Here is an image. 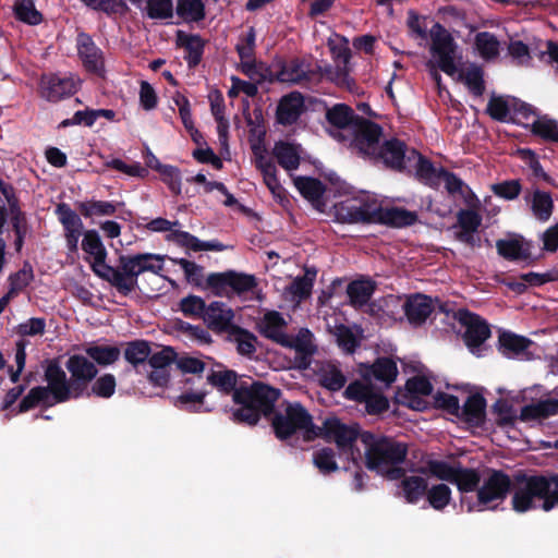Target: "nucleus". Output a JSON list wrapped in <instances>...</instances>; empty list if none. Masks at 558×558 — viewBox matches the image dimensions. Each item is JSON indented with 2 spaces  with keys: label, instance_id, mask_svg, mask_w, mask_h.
<instances>
[{
  "label": "nucleus",
  "instance_id": "1",
  "mask_svg": "<svg viewBox=\"0 0 558 558\" xmlns=\"http://www.w3.org/2000/svg\"><path fill=\"white\" fill-rule=\"evenodd\" d=\"M82 250L92 258L93 271L107 280L123 295L130 294L137 287L141 274L149 271L159 275L163 270V257L157 254L122 255L119 265L113 268L106 264L107 251L96 230L84 232Z\"/></svg>",
  "mask_w": 558,
  "mask_h": 558
},
{
  "label": "nucleus",
  "instance_id": "2",
  "mask_svg": "<svg viewBox=\"0 0 558 558\" xmlns=\"http://www.w3.org/2000/svg\"><path fill=\"white\" fill-rule=\"evenodd\" d=\"M511 492L514 511L526 512L533 509L550 511L558 507V474L517 475Z\"/></svg>",
  "mask_w": 558,
  "mask_h": 558
},
{
  "label": "nucleus",
  "instance_id": "3",
  "mask_svg": "<svg viewBox=\"0 0 558 558\" xmlns=\"http://www.w3.org/2000/svg\"><path fill=\"white\" fill-rule=\"evenodd\" d=\"M361 441L365 447V463L369 470L390 480L403 475L401 464L408 454V447L404 442L390 437L376 436L368 432L361 434Z\"/></svg>",
  "mask_w": 558,
  "mask_h": 558
},
{
  "label": "nucleus",
  "instance_id": "4",
  "mask_svg": "<svg viewBox=\"0 0 558 558\" xmlns=\"http://www.w3.org/2000/svg\"><path fill=\"white\" fill-rule=\"evenodd\" d=\"M280 397V390L262 381H241L233 395V401L241 408L232 413L233 420L248 425H255L260 415L272 412Z\"/></svg>",
  "mask_w": 558,
  "mask_h": 558
},
{
  "label": "nucleus",
  "instance_id": "5",
  "mask_svg": "<svg viewBox=\"0 0 558 558\" xmlns=\"http://www.w3.org/2000/svg\"><path fill=\"white\" fill-rule=\"evenodd\" d=\"M47 386L32 388L20 403V412L37 405L52 407L71 398H78L83 388L68 381L65 372L57 364H49L45 372Z\"/></svg>",
  "mask_w": 558,
  "mask_h": 558
},
{
  "label": "nucleus",
  "instance_id": "6",
  "mask_svg": "<svg viewBox=\"0 0 558 558\" xmlns=\"http://www.w3.org/2000/svg\"><path fill=\"white\" fill-rule=\"evenodd\" d=\"M271 424L276 436L280 439L301 433L305 440H313L318 433L312 415L299 402L282 404L275 412Z\"/></svg>",
  "mask_w": 558,
  "mask_h": 558
},
{
  "label": "nucleus",
  "instance_id": "7",
  "mask_svg": "<svg viewBox=\"0 0 558 558\" xmlns=\"http://www.w3.org/2000/svg\"><path fill=\"white\" fill-rule=\"evenodd\" d=\"M511 478L502 471L492 470L482 481L476 490V501L470 502L466 497L461 499V506L471 511H484L495 509L502 502L509 490L512 489Z\"/></svg>",
  "mask_w": 558,
  "mask_h": 558
},
{
  "label": "nucleus",
  "instance_id": "8",
  "mask_svg": "<svg viewBox=\"0 0 558 558\" xmlns=\"http://www.w3.org/2000/svg\"><path fill=\"white\" fill-rule=\"evenodd\" d=\"M349 133L342 142L352 150V153L373 160L379 148L383 136V129L375 122L361 118L353 122Z\"/></svg>",
  "mask_w": 558,
  "mask_h": 558
},
{
  "label": "nucleus",
  "instance_id": "9",
  "mask_svg": "<svg viewBox=\"0 0 558 558\" xmlns=\"http://www.w3.org/2000/svg\"><path fill=\"white\" fill-rule=\"evenodd\" d=\"M316 438L322 437L326 441L335 442L341 453L347 454L352 460L360 457L359 449H354L357 438H361L359 426L356 424H344L336 416L326 417L322 426H316Z\"/></svg>",
  "mask_w": 558,
  "mask_h": 558
},
{
  "label": "nucleus",
  "instance_id": "10",
  "mask_svg": "<svg viewBox=\"0 0 558 558\" xmlns=\"http://www.w3.org/2000/svg\"><path fill=\"white\" fill-rule=\"evenodd\" d=\"M430 53L437 66L447 75L454 76L457 73L458 45L452 35L439 23H435L429 29Z\"/></svg>",
  "mask_w": 558,
  "mask_h": 558
},
{
  "label": "nucleus",
  "instance_id": "11",
  "mask_svg": "<svg viewBox=\"0 0 558 558\" xmlns=\"http://www.w3.org/2000/svg\"><path fill=\"white\" fill-rule=\"evenodd\" d=\"M456 319L465 328L463 338L472 353L480 355L481 345L490 337L486 320L468 310H458Z\"/></svg>",
  "mask_w": 558,
  "mask_h": 558
},
{
  "label": "nucleus",
  "instance_id": "12",
  "mask_svg": "<svg viewBox=\"0 0 558 558\" xmlns=\"http://www.w3.org/2000/svg\"><path fill=\"white\" fill-rule=\"evenodd\" d=\"M344 396L350 399L365 404L368 414H379L386 411L389 402L379 391L374 389L368 383L353 381L345 391Z\"/></svg>",
  "mask_w": 558,
  "mask_h": 558
},
{
  "label": "nucleus",
  "instance_id": "13",
  "mask_svg": "<svg viewBox=\"0 0 558 558\" xmlns=\"http://www.w3.org/2000/svg\"><path fill=\"white\" fill-rule=\"evenodd\" d=\"M410 150L414 149L407 147L400 140H387L383 144H379V148L373 161L383 162L387 168L402 171L408 169Z\"/></svg>",
  "mask_w": 558,
  "mask_h": 558
},
{
  "label": "nucleus",
  "instance_id": "14",
  "mask_svg": "<svg viewBox=\"0 0 558 558\" xmlns=\"http://www.w3.org/2000/svg\"><path fill=\"white\" fill-rule=\"evenodd\" d=\"M80 80L73 76L60 77L54 74L43 75L39 84V93L48 101L57 102L76 93Z\"/></svg>",
  "mask_w": 558,
  "mask_h": 558
},
{
  "label": "nucleus",
  "instance_id": "15",
  "mask_svg": "<svg viewBox=\"0 0 558 558\" xmlns=\"http://www.w3.org/2000/svg\"><path fill=\"white\" fill-rule=\"evenodd\" d=\"M56 214L63 227L66 248L70 253H76L78 250L80 238L84 236V225L80 216L71 207L61 203L56 208Z\"/></svg>",
  "mask_w": 558,
  "mask_h": 558
},
{
  "label": "nucleus",
  "instance_id": "16",
  "mask_svg": "<svg viewBox=\"0 0 558 558\" xmlns=\"http://www.w3.org/2000/svg\"><path fill=\"white\" fill-rule=\"evenodd\" d=\"M252 153L255 166L262 172L265 184L274 196L280 197L283 187L277 178L276 165L268 156L265 145L260 141L252 144Z\"/></svg>",
  "mask_w": 558,
  "mask_h": 558
},
{
  "label": "nucleus",
  "instance_id": "17",
  "mask_svg": "<svg viewBox=\"0 0 558 558\" xmlns=\"http://www.w3.org/2000/svg\"><path fill=\"white\" fill-rule=\"evenodd\" d=\"M380 209L381 205L368 196L361 201L349 202L341 207V210L345 211L344 218L352 223H378Z\"/></svg>",
  "mask_w": 558,
  "mask_h": 558
},
{
  "label": "nucleus",
  "instance_id": "18",
  "mask_svg": "<svg viewBox=\"0 0 558 558\" xmlns=\"http://www.w3.org/2000/svg\"><path fill=\"white\" fill-rule=\"evenodd\" d=\"M76 47L85 69L99 75L102 74L105 64L102 51L95 45L90 36L84 33L80 34Z\"/></svg>",
  "mask_w": 558,
  "mask_h": 558
},
{
  "label": "nucleus",
  "instance_id": "19",
  "mask_svg": "<svg viewBox=\"0 0 558 558\" xmlns=\"http://www.w3.org/2000/svg\"><path fill=\"white\" fill-rule=\"evenodd\" d=\"M404 403L416 411H423L427 408L428 401L425 399L433 390L428 379L421 376L410 378L405 384Z\"/></svg>",
  "mask_w": 558,
  "mask_h": 558
},
{
  "label": "nucleus",
  "instance_id": "20",
  "mask_svg": "<svg viewBox=\"0 0 558 558\" xmlns=\"http://www.w3.org/2000/svg\"><path fill=\"white\" fill-rule=\"evenodd\" d=\"M327 121L335 126L337 130L331 132V135L338 141L342 140L349 133L348 129H351L353 122H356L361 118L354 114V111L347 105L338 104L326 112Z\"/></svg>",
  "mask_w": 558,
  "mask_h": 558
},
{
  "label": "nucleus",
  "instance_id": "21",
  "mask_svg": "<svg viewBox=\"0 0 558 558\" xmlns=\"http://www.w3.org/2000/svg\"><path fill=\"white\" fill-rule=\"evenodd\" d=\"M65 367L71 374L72 381L74 385L86 388V385L90 383L98 373L97 367L86 356L74 354L70 356L65 363Z\"/></svg>",
  "mask_w": 558,
  "mask_h": 558
},
{
  "label": "nucleus",
  "instance_id": "22",
  "mask_svg": "<svg viewBox=\"0 0 558 558\" xmlns=\"http://www.w3.org/2000/svg\"><path fill=\"white\" fill-rule=\"evenodd\" d=\"M259 332L275 342L288 343L286 332L287 322L281 313L277 311L266 312L257 324Z\"/></svg>",
  "mask_w": 558,
  "mask_h": 558
},
{
  "label": "nucleus",
  "instance_id": "23",
  "mask_svg": "<svg viewBox=\"0 0 558 558\" xmlns=\"http://www.w3.org/2000/svg\"><path fill=\"white\" fill-rule=\"evenodd\" d=\"M402 307L408 320L412 325L423 324L434 311L432 299L424 294L408 296Z\"/></svg>",
  "mask_w": 558,
  "mask_h": 558
},
{
  "label": "nucleus",
  "instance_id": "24",
  "mask_svg": "<svg viewBox=\"0 0 558 558\" xmlns=\"http://www.w3.org/2000/svg\"><path fill=\"white\" fill-rule=\"evenodd\" d=\"M304 100L300 93L293 92L281 98L277 108V120L280 124L294 123L303 111Z\"/></svg>",
  "mask_w": 558,
  "mask_h": 558
},
{
  "label": "nucleus",
  "instance_id": "25",
  "mask_svg": "<svg viewBox=\"0 0 558 558\" xmlns=\"http://www.w3.org/2000/svg\"><path fill=\"white\" fill-rule=\"evenodd\" d=\"M233 311L221 302H213L206 307L204 320L214 330H227L233 320Z\"/></svg>",
  "mask_w": 558,
  "mask_h": 558
},
{
  "label": "nucleus",
  "instance_id": "26",
  "mask_svg": "<svg viewBox=\"0 0 558 558\" xmlns=\"http://www.w3.org/2000/svg\"><path fill=\"white\" fill-rule=\"evenodd\" d=\"M452 77L462 82L476 97L482 96L485 92L483 69L475 63H470L461 69L457 68V73Z\"/></svg>",
  "mask_w": 558,
  "mask_h": 558
},
{
  "label": "nucleus",
  "instance_id": "27",
  "mask_svg": "<svg viewBox=\"0 0 558 558\" xmlns=\"http://www.w3.org/2000/svg\"><path fill=\"white\" fill-rule=\"evenodd\" d=\"M486 401L481 395H471L460 407V415H457L471 426H481L485 418Z\"/></svg>",
  "mask_w": 558,
  "mask_h": 558
},
{
  "label": "nucleus",
  "instance_id": "28",
  "mask_svg": "<svg viewBox=\"0 0 558 558\" xmlns=\"http://www.w3.org/2000/svg\"><path fill=\"white\" fill-rule=\"evenodd\" d=\"M558 414V399H546L522 408L519 418L523 422L544 420Z\"/></svg>",
  "mask_w": 558,
  "mask_h": 558
},
{
  "label": "nucleus",
  "instance_id": "29",
  "mask_svg": "<svg viewBox=\"0 0 558 558\" xmlns=\"http://www.w3.org/2000/svg\"><path fill=\"white\" fill-rule=\"evenodd\" d=\"M414 168L416 175L423 180L426 184L437 185L439 184V172L440 169H436L430 161L425 159L415 149L410 150V159L408 162V169Z\"/></svg>",
  "mask_w": 558,
  "mask_h": 558
},
{
  "label": "nucleus",
  "instance_id": "30",
  "mask_svg": "<svg viewBox=\"0 0 558 558\" xmlns=\"http://www.w3.org/2000/svg\"><path fill=\"white\" fill-rule=\"evenodd\" d=\"M312 72L308 64L300 60H291L281 68L278 80L290 84H304L311 80Z\"/></svg>",
  "mask_w": 558,
  "mask_h": 558
},
{
  "label": "nucleus",
  "instance_id": "31",
  "mask_svg": "<svg viewBox=\"0 0 558 558\" xmlns=\"http://www.w3.org/2000/svg\"><path fill=\"white\" fill-rule=\"evenodd\" d=\"M272 155L278 163L287 171L295 170L300 166V149L299 146L294 144L278 142L272 148Z\"/></svg>",
  "mask_w": 558,
  "mask_h": 558
},
{
  "label": "nucleus",
  "instance_id": "32",
  "mask_svg": "<svg viewBox=\"0 0 558 558\" xmlns=\"http://www.w3.org/2000/svg\"><path fill=\"white\" fill-rule=\"evenodd\" d=\"M207 381L213 387H215L218 391L225 395H234L235 389L239 387L238 384V374L232 369H227L219 367L218 369H213L207 375Z\"/></svg>",
  "mask_w": 558,
  "mask_h": 558
},
{
  "label": "nucleus",
  "instance_id": "33",
  "mask_svg": "<svg viewBox=\"0 0 558 558\" xmlns=\"http://www.w3.org/2000/svg\"><path fill=\"white\" fill-rule=\"evenodd\" d=\"M399 488L409 504H416L426 493L427 481L420 475L405 476L401 480Z\"/></svg>",
  "mask_w": 558,
  "mask_h": 558
},
{
  "label": "nucleus",
  "instance_id": "34",
  "mask_svg": "<svg viewBox=\"0 0 558 558\" xmlns=\"http://www.w3.org/2000/svg\"><path fill=\"white\" fill-rule=\"evenodd\" d=\"M379 217L378 223L397 228L411 226L417 218L415 213L397 207H381Z\"/></svg>",
  "mask_w": 558,
  "mask_h": 558
},
{
  "label": "nucleus",
  "instance_id": "35",
  "mask_svg": "<svg viewBox=\"0 0 558 558\" xmlns=\"http://www.w3.org/2000/svg\"><path fill=\"white\" fill-rule=\"evenodd\" d=\"M317 376L320 385L332 391L340 390L347 383L344 374L332 363L322 364Z\"/></svg>",
  "mask_w": 558,
  "mask_h": 558
},
{
  "label": "nucleus",
  "instance_id": "36",
  "mask_svg": "<svg viewBox=\"0 0 558 558\" xmlns=\"http://www.w3.org/2000/svg\"><path fill=\"white\" fill-rule=\"evenodd\" d=\"M374 291L375 283L368 279L355 280L351 282L347 289L350 303L354 307H361L366 305Z\"/></svg>",
  "mask_w": 558,
  "mask_h": 558
},
{
  "label": "nucleus",
  "instance_id": "37",
  "mask_svg": "<svg viewBox=\"0 0 558 558\" xmlns=\"http://www.w3.org/2000/svg\"><path fill=\"white\" fill-rule=\"evenodd\" d=\"M474 46L481 58L486 61L496 59L500 52V43L497 37L488 32L476 34Z\"/></svg>",
  "mask_w": 558,
  "mask_h": 558
},
{
  "label": "nucleus",
  "instance_id": "38",
  "mask_svg": "<svg viewBox=\"0 0 558 558\" xmlns=\"http://www.w3.org/2000/svg\"><path fill=\"white\" fill-rule=\"evenodd\" d=\"M294 185L301 195L312 204L317 206L320 203L325 186L319 180L308 177H296L294 178Z\"/></svg>",
  "mask_w": 558,
  "mask_h": 558
},
{
  "label": "nucleus",
  "instance_id": "39",
  "mask_svg": "<svg viewBox=\"0 0 558 558\" xmlns=\"http://www.w3.org/2000/svg\"><path fill=\"white\" fill-rule=\"evenodd\" d=\"M531 340L513 332H502L499 336L500 350L504 355L514 357L522 354L531 344Z\"/></svg>",
  "mask_w": 558,
  "mask_h": 558
},
{
  "label": "nucleus",
  "instance_id": "40",
  "mask_svg": "<svg viewBox=\"0 0 558 558\" xmlns=\"http://www.w3.org/2000/svg\"><path fill=\"white\" fill-rule=\"evenodd\" d=\"M86 354L100 366L111 365L120 359L121 351L116 345L92 344L85 348Z\"/></svg>",
  "mask_w": 558,
  "mask_h": 558
},
{
  "label": "nucleus",
  "instance_id": "41",
  "mask_svg": "<svg viewBox=\"0 0 558 558\" xmlns=\"http://www.w3.org/2000/svg\"><path fill=\"white\" fill-rule=\"evenodd\" d=\"M77 209L85 218L112 216L117 211V204L107 201L90 199L78 203Z\"/></svg>",
  "mask_w": 558,
  "mask_h": 558
},
{
  "label": "nucleus",
  "instance_id": "42",
  "mask_svg": "<svg viewBox=\"0 0 558 558\" xmlns=\"http://www.w3.org/2000/svg\"><path fill=\"white\" fill-rule=\"evenodd\" d=\"M398 375V368L396 363L390 359H378L371 367L369 373L367 374L368 378H375L384 383L386 386H389L392 381H395Z\"/></svg>",
  "mask_w": 558,
  "mask_h": 558
},
{
  "label": "nucleus",
  "instance_id": "43",
  "mask_svg": "<svg viewBox=\"0 0 558 558\" xmlns=\"http://www.w3.org/2000/svg\"><path fill=\"white\" fill-rule=\"evenodd\" d=\"M532 211L535 218L542 222L547 221L554 209V202L548 192L536 190L532 196Z\"/></svg>",
  "mask_w": 558,
  "mask_h": 558
},
{
  "label": "nucleus",
  "instance_id": "44",
  "mask_svg": "<svg viewBox=\"0 0 558 558\" xmlns=\"http://www.w3.org/2000/svg\"><path fill=\"white\" fill-rule=\"evenodd\" d=\"M281 345L294 349L302 359H306L315 352L313 335L307 329H301L294 338L288 336V343H281Z\"/></svg>",
  "mask_w": 558,
  "mask_h": 558
},
{
  "label": "nucleus",
  "instance_id": "45",
  "mask_svg": "<svg viewBox=\"0 0 558 558\" xmlns=\"http://www.w3.org/2000/svg\"><path fill=\"white\" fill-rule=\"evenodd\" d=\"M335 337L338 345L347 353H353L360 345L362 338L357 329L344 325L336 326Z\"/></svg>",
  "mask_w": 558,
  "mask_h": 558
},
{
  "label": "nucleus",
  "instance_id": "46",
  "mask_svg": "<svg viewBox=\"0 0 558 558\" xmlns=\"http://www.w3.org/2000/svg\"><path fill=\"white\" fill-rule=\"evenodd\" d=\"M177 14L185 22H198L205 17V4L202 0H179Z\"/></svg>",
  "mask_w": 558,
  "mask_h": 558
},
{
  "label": "nucleus",
  "instance_id": "47",
  "mask_svg": "<svg viewBox=\"0 0 558 558\" xmlns=\"http://www.w3.org/2000/svg\"><path fill=\"white\" fill-rule=\"evenodd\" d=\"M452 484L457 485L461 493H472L475 489L477 490L481 484V476L476 470L459 465Z\"/></svg>",
  "mask_w": 558,
  "mask_h": 558
},
{
  "label": "nucleus",
  "instance_id": "48",
  "mask_svg": "<svg viewBox=\"0 0 558 558\" xmlns=\"http://www.w3.org/2000/svg\"><path fill=\"white\" fill-rule=\"evenodd\" d=\"M150 354L149 343L143 340H136L128 343L124 350L125 360L134 367L145 364Z\"/></svg>",
  "mask_w": 558,
  "mask_h": 558
},
{
  "label": "nucleus",
  "instance_id": "49",
  "mask_svg": "<svg viewBox=\"0 0 558 558\" xmlns=\"http://www.w3.org/2000/svg\"><path fill=\"white\" fill-rule=\"evenodd\" d=\"M230 277L231 270L213 272L206 278V287L217 296L231 298Z\"/></svg>",
  "mask_w": 558,
  "mask_h": 558
},
{
  "label": "nucleus",
  "instance_id": "50",
  "mask_svg": "<svg viewBox=\"0 0 558 558\" xmlns=\"http://www.w3.org/2000/svg\"><path fill=\"white\" fill-rule=\"evenodd\" d=\"M14 13L17 20L29 25H37L43 20V15L35 8L33 0H15Z\"/></svg>",
  "mask_w": 558,
  "mask_h": 558
},
{
  "label": "nucleus",
  "instance_id": "51",
  "mask_svg": "<svg viewBox=\"0 0 558 558\" xmlns=\"http://www.w3.org/2000/svg\"><path fill=\"white\" fill-rule=\"evenodd\" d=\"M256 287H257V279L254 275H248V274L231 270V277H230L231 296L234 294L243 295L247 292H253Z\"/></svg>",
  "mask_w": 558,
  "mask_h": 558
},
{
  "label": "nucleus",
  "instance_id": "52",
  "mask_svg": "<svg viewBox=\"0 0 558 558\" xmlns=\"http://www.w3.org/2000/svg\"><path fill=\"white\" fill-rule=\"evenodd\" d=\"M316 272L307 271L303 277H296L288 288V292L292 295V300L300 302L310 296L313 288V281Z\"/></svg>",
  "mask_w": 558,
  "mask_h": 558
},
{
  "label": "nucleus",
  "instance_id": "53",
  "mask_svg": "<svg viewBox=\"0 0 558 558\" xmlns=\"http://www.w3.org/2000/svg\"><path fill=\"white\" fill-rule=\"evenodd\" d=\"M459 465V463H449L441 460H429L426 463V469L433 476L437 477L438 480L452 484Z\"/></svg>",
  "mask_w": 558,
  "mask_h": 558
},
{
  "label": "nucleus",
  "instance_id": "54",
  "mask_svg": "<svg viewBox=\"0 0 558 558\" xmlns=\"http://www.w3.org/2000/svg\"><path fill=\"white\" fill-rule=\"evenodd\" d=\"M327 45L332 54V58L345 66L351 57L348 38L339 34H333L328 38Z\"/></svg>",
  "mask_w": 558,
  "mask_h": 558
},
{
  "label": "nucleus",
  "instance_id": "55",
  "mask_svg": "<svg viewBox=\"0 0 558 558\" xmlns=\"http://www.w3.org/2000/svg\"><path fill=\"white\" fill-rule=\"evenodd\" d=\"M33 270L25 265L22 269L9 277L10 289L3 298H8L10 302L20 291H22L33 280Z\"/></svg>",
  "mask_w": 558,
  "mask_h": 558
},
{
  "label": "nucleus",
  "instance_id": "56",
  "mask_svg": "<svg viewBox=\"0 0 558 558\" xmlns=\"http://www.w3.org/2000/svg\"><path fill=\"white\" fill-rule=\"evenodd\" d=\"M496 247L498 254L507 259L517 260L526 256V250L518 239L498 240Z\"/></svg>",
  "mask_w": 558,
  "mask_h": 558
},
{
  "label": "nucleus",
  "instance_id": "57",
  "mask_svg": "<svg viewBox=\"0 0 558 558\" xmlns=\"http://www.w3.org/2000/svg\"><path fill=\"white\" fill-rule=\"evenodd\" d=\"M425 495L429 505L436 510H442L451 500V489L446 484H437L429 489L426 488Z\"/></svg>",
  "mask_w": 558,
  "mask_h": 558
},
{
  "label": "nucleus",
  "instance_id": "58",
  "mask_svg": "<svg viewBox=\"0 0 558 558\" xmlns=\"http://www.w3.org/2000/svg\"><path fill=\"white\" fill-rule=\"evenodd\" d=\"M532 132L544 140L558 143V122L553 119L538 118L532 124Z\"/></svg>",
  "mask_w": 558,
  "mask_h": 558
},
{
  "label": "nucleus",
  "instance_id": "59",
  "mask_svg": "<svg viewBox=\"0 0 558 558\" xmlns=\"http://www.w3.org/2000/svg\"><path fill=\"white\" fill-rule=\"evenodd\" d=\"M180 40L182 46L187 51L186 60L189 65H196L202 59L204 46L203 40L197 35H186L184 37L180 36Z\"/></svg>",
  "mask_w": 558,
  "mask_h": 558
},
{
  "label": "nucleus",
  "instance_id": "60",
  "mask_svg": "<svg viewBox=\"0 0 558 558\" xmlns=\"http://www.w3.org/2000/svg\"><path fill=\"white\" fill-rule=\"evenodd\" d=\"M314 465L324 474L338 470L335 451L331 448H322L313 454Z\"/></svg>",
  "mask_w": 558,
  "mask_h": 558
},
{
  "label": "nucleus",
  "instance_id": "61",
  "mask_svg": "<svg viewBox=\"0 0 558 558\" xmlns=\"http://www.w3.org/2000/svg\"><path fill=\"white\" fill-rule=\"evenodd\" d=\"M438 175H439V184L444 183L445 189L447 190V192L449 194H451V195L459 194L462 197L466 196L469 189L464 184V182L460 178H458L456 174L448 172L444 169H440V172Z\"/></svg>",
  "mask_w": 558,
  "mask_h": 558
},
{
  "label": "nucleus",
  "instance_id": "62",
  "mask_svg": "<svg viewBox=\"0 0 558 558\" xmlns=\"http://www.w3.org/2000/svg\"><path fill=\"white\" fill-rule=\"evenodd\" d=\"M206 392H184L175 398L174 405L191 412H197L204 404Z\"/></svg>",
  "mask_w": 558,
  "mask_h": 558
},
{
  "label": "nucleus",
  "instance_id": "63",
  "mask_svg": "<svg viewBox=\"0 0 558 558\" xmlns=\"http://www.w3.org/2000/svg\"><path fill=\"white\" fill-rule=\"evenodd\" d=\"M180 310L187 317H203L206 305L201 296L189 295L180 301Z\"/></svg>",
  "mask_w": 558,
  "mask_h": 558
},
{
  "label": "nucleus",
  "instance_id": "64",
  "mask_svg": "<svg viewBox=\"0 0 558 558\" xmlns=\"http://www.w3.org/2000/svg\"><path fill=\"white\" fill-rule=\"evenodd\" d=\"M175 365L184 374H202L206 368L205 361L187 354L177 355Z\"/></svg>",
  "mask_w": 558,
  "mask_h": 558
}]
</instances>
